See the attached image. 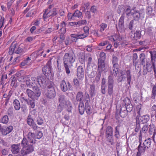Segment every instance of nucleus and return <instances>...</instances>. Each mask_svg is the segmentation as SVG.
Instances as JSON below:
<instances>
[{
  "mask_svg": "<svg viewBox=\"0 0 156 156\" xmlns=\"http://www.w3.org/2000/svg\"><path fill=\"white\" fill-rule=\"evenodd\" d=\"M35 138V136L34 133L29 132L27 134V138L29 140V142L30 144H35V141H34Z\"/></svg>",
  "mask_w": 156,
  "mask_h": 156,
  "instance_id": "nucleus-19",
  "label": "nucleus"
},
{
  "mask_svg": "<svg viewBox=\"0 0 156 156\" xmlns=\"http://www.w3.org/2000/svg\"><path fill=\"white\" fill-rule=\"evenodd\" d=\"M138 58V56L137 54L134 53L133 55V64L135 65V66H136L138 63V62L137 61V59Z\"/></svg>",
  "mask_w": 156,
  "mask_h": 156,
  "instance_id": "nucleus-56",
  "label": "nucleus"
},
{
  "mask_svg": "<svg viewBox=\"0 0 156 156\" xmlns=\"http://www.w3.org/2000/svg\"><path fill=\"white\" fill-rule=\"evenodd\" d=\"M156 95V86L155 85H154L152 91V94L151 96V98L153 99L155 98Z\"/></svg>",
  "mask_w": 156,
  "mask_h": 156,
  "instance_id": "nucleus-52",
  "label": "nucleus"
},
{
  "mask_svg": "<svg viewBox=\"0 0 156 156\" xmlns=\"http://www.w3.org/2000/svg\"><path fill=\"white\" fill-rule=\"evenodd\" d=\"M150 126L147 124L144 126L142 129L140 131L139 135L140 140V138H141L143 133L145 134L148 131Z\"/></svg>",
  "mask_w": 156,
  "mask_h": 156,
  "instance_id": "nucleus-18",
  "label": "nucleus"
},
{
  "mask_svg": "<svg viewBox=\"0 0 156 156\" xmlns=\"http://www.w3.org/2000/svg\"><path fill=\"white\" fill-rule=\"evenodd\" d=\"M60 86L61 90L63 92H65L68 90L67 85L64 80H63L61 81Z\"/></svg>",
  "mask_w": 156,
  "mask_h": 156,
  "instance_id": "nucleus-23",
  "label": "nucleus"
},
{
  "mask_svg": "<svg viewBox=\"0 0 156 156\" xmlns=\"http://www.w3.org/2000/svg\"><path fill=\"white\" fill-rule=\"evenodd\" d=\"M85 107L87 114L88 115L90 114L92 112V109L89 105L88 100H86V102L85 103Z\"/></svg>",
  "mask_w": 156,
  "mask_h": 156,
  "instance_id": "nucleus-27",
  "label": "nucleus"
},
{
  "mask_svg": "<svg viewBox=\"0 0 156 156\" xmlns=\"http://www.w3.org/2000/svg\"><path fill=\"white\" fill-rule=\"evenodd\" d=\"M101 73V72L98 71V72L97 73V74L95 79V80L97 82H98L100 80Z\"/></svg>",
  "mask_w": 156,
  "mask_h": 156,
  "instance_id": "nucleus-64",
  "label": "nucleus"
},
{
  "mask_svg": "<svg viewBox=\"0 0 156 156\" xmlns=\"http://www.w3.org/2000/svg\"><path fill=\"white\" fill-rule=\"evenodd\" d=\"M13 127L12 126H9L5 128H2V133L3 135H6L10 133L13 130Z\"/></svg>",
  "mask_w": 156,
  "mask_h": 156,
  "instance_id": "nucleus-16",
  "label": "nucleus"
},
{
  "mask_svg": "<svg viewBox=\"0 0 156 156\" xmlns=\"http://www.w3.org/2000/svg\"><path fill=\"white\" fill-rule=\"evenodd\" d=\"M78 107L80 113L81 115H83L85 111V108L83 102H79Z\"/></svg>",
  "mask_w": 156,
  "mask_h": 156,
  "instance_id": "nucleus-35",
  "label": "nucleus"
},
{
  "mask_svg": "<svg viewBox=\"0 0 156 156\" xmlns=\"http://www.w3.org/2000/svg\"><path fill=\"white\" fill-rule=\"evenodd\" d=\"M43 119L39 116L36 118V121L37 124L38 125H41L44 122Z\"/></svg>",
  "mask_w": 156,
  "mask_h": 156,
  "instance_id": "nucleus-54",
  "label": "nucleus"
},
{
  "mask_svg": "<svg viewBox=\"0 0 156 156\" xmlns=\"http://www.w3.org/2000/svg\"><path fill=\"white\" fill-rule=\"evenodd\" d=\"M48 12L50 17H53L58 13L57 9L56 8H54L51 10L48 9Z\"/></svg>",
  "mask_w": 156,
  "mask_h": 156,
  "instance_id": "nucleus-39",
  "label": "nucleus"
},
{
  "mask_svg": "<svg viewBox=\"0 0 156 156\" xmlns=\"http://www.w3.org/2000/svg\"><path fill=\"white\" fill-rule=\"evenodd\" d=\"M82 14L81 12L79 11L78 10H76L74 13L73 14V16L75 17H77L78 18H80Z\"/></svg>",
  "mask_w": 156,
  "mask_h": 156,
  "instance_id": "nucleus-49",
  "label": "nucleus"
},
{
  "mask_svg": "<svg viewBox=\"0 0 156 156\" xmlns=\"http://www.w3.org/2000/svg\"><path fill=\"white\" fill-rule=\"evenodd\" d=\"M133 16V20H134L136 21H138L140 19V15L139 11L137 10L135 11L134 12H132V15Z\"/></svg>",
  "mask_w": 156,
  "mask_h": 156,
  "instance_id": "nucleus-21",
  "label": "nucleus"
},
{
  "mask_svg": "<svg viewBox=\"0 0 156 156\" xmlns=\"http://www.w3.org/2000/svg\"><path fill=\"white\" fill-rule=\"evenodd\" d=\"M84 97L83 92L82 91H78L76 95V100L77 101L83 102L82 101L84 100Z\"/></svg>",
  "mask_w": 156,
  "mask_h": 156,
  "instance_id": "nucleus-17",
  "label": "nucleus"
},
{
  "mask_svg": "<svg viewBox=\"0 0 156 156\" xmlns=\"http://www.w3.org/2000/svg\"><path fill=\"white\" fill-rule=\"evenodd\" d=\"M13 106L14 109L16 111L19 110L21 108V105L19 100L15 99L13 101Z\"/></svg>",
  "mask_w": 156,
  "mask_h": 156,
  "instance_id": "nucleus-31",
  "label": "nucleus"
},
{
  "mask_svg": "<svg viewBox=\"0 0 156 156\" xmlns=\"http://www.w3.org/2000/svg\"><path fill=\"white\" fill-rule=\"evenodd\" d=\"M21 111L23 113H25L28 111V108L25 104H22L20 108Z\"/></svg>",
  "mask_w": 156,
  "mask_h": 156,
  "instance_id": "nucleus-53",
  "label": "nucleus"
},
{
  "mask_svg": "<svg viewBox=\"0 0 156 156\" xmlns=\"http://www.w3.org/2000/svg\"><path fill=\"white\" fill-rule=\"evenodd\" d=\"M120 126H116L115 129L114 136L115 138V140H117L120 137V135L119 133Z\"/></svg>",
  "mask_w": 156,
  "mask_h": 156,
  "instance_id": "nucleus-22",
  "label": "nucleus"
},
{
  "mask_svg": "<svg viewBox=\"0 0 156 156\" xmlns=\"http://www.w3.org/2000/svg\"><path fill=\"white\" fill-rule=\"evenodd\" d=\"M141 143H140L138 147V152L137 153V154H140L141 153L144 152L145 151L146 149H147L146 148H145V147H143L141 146Z\"/></svg>",
  "mask_w": 156,
  "mask_h": 156,
  "instance_id": "nucleus-44",
  "label": "nucleus"
},
{
  "mask_svg": "<svg viewBox=\"0 0 156 156\" xmlns=\"http://www.w3.org/2000/svg\"><path fill=\"white\" fill-rule=\"evenodd\" d=\"M51 62L50 61H48L46 65L42 69V71L44 74L46 76L50 75L51 74Z\"/></svg>",
  "mask_w": 156,
  "mask_h": 156,
  "instance_id": "nucleus-8",
  "label": "nucleus"
},
{
  "mask_svg": "<svg viewBox=\"0 0 156 156\" xmlns=\"http://www.w3.org/2000/svg\"><path fill=\"white\" fill-rule=\"evenodd\" d=\"M124 104L126 108V110L127 112H130L133 109V106L131 104L129 99L128 98H126L123 100V104Z\"/></svg>",
  "mask_w": 156,
  "mask_h": 156,
  "instance_id": "nucleus-9",
  "label": "nucleus"
},
{
  "mask_svg": "<svg viewBox=\"0 0 156 156\" xmlns=\"http://www.w3.org/2000/svg\"><path fill=\"white\" fill-rule=\"evenodd\" d=\"M45 95L47 98L53 99L56 96V92L53 83L50 82L47 87V90L45 92Z\"/></svg>",
  "mask_w": 156,
  "mask_h": 156,
  "instance_id": "nucleus-3",
  "label": "nucleus"
},
{
  "mask_svg": "<svg viewBox=\"0 0 156 156\" xmlns=\"http://www.w3.org/2000/svg\"><path fill=\"white\" fill-rule=\"evenodd\" d=\"M105 54L104 52H101L100 58L98 59V71L102 72L106 71L107 66L105 63Z\"/></svg>",
  "mask_w": 156,
  "mask_h": 156,
  "instance_id": "nucleus-2",
  "label": "nucleus"
},
{
  "mask_svg": "<svg viewBox=\"0 0 156 156\" xmlns=\"http://www.w3.org/2000/svg\"><path fill=\"white\" fill-rule=\"evenodd\" d=\"M127 111L126 110L125 107L124 106H122L120 109L119 115L121 117L124 118L127 115Z\"/></svg>",
  "mask_w": 156,
  "mask_h": 156,
  "instance_id": "nucleus-25",
  "label": "nucleus"
},
{
  "mask_svg": "<svg viewBox=\"0 0 156 156\" xmlns=\"http://www.w3.org/2000/svg\"><path fill=\"white\" fill-rule=\"evenodd\" d=\"M83 29L84 32V34H85V35L87 36L89 34V27L87 26H85L83 27Z\"/></svg>",
  "mask_w": 156,
  "mask_h": 156,
  "instance_id": "nucleus-62",
  "label": "nucleus"
},
{
  "mask_svg": "<svg viewBox=\"0 0 156 156\" xmlns=\"http://www.w3.org/2000/svg\"><path fill=\"white\" fill-rule=\"evenodd\" d=\"M145 31L144 30H137L134 34L131 35V38L132 40H137L140 39L142 36L144 34Z\"/></svg>",
  "mask_w": 156,
  "mask_h": 156,
  "instance_id": "nucleus-7",
  "label": "nucleus"
},
{
  "mask_svg": "<svg viewBox=\"0 0 156 156\" xmlns=\"http://www.w3.org/2000/svg\"><path fill=\"white\" fill-rule=\"evenodd\" d=\"M66 98L65 95L62 94L60 95L58 97V102L60 106H66L68 101Z\"/></svg>",
  "mask_w": 156,
  "mask_h": 156,
  "instance_id": "nucleus-11",
  "label": "nucleus"
},
{
  "mask_svg": "<svg viewBox=\"0 0 156 156\" xmlns=\"http://www.w3.org/2000/svg\"><path fill=\"white\" fill-rule=\"evenodd\" d=\"M105 139L107 142L110 144L111 145H113L114 144V136L113 135L105 136Z\"/></svg>",
  "mask_w": 156,
  "mask_h": 156,
  "instance_id": "nucleus-30",
  "label": "nucleus"
},
{
  "mask_svg": "<svg viewBox=\"0 0 156 156\" xmlns=\"http://www.w3.org/2000/svg\"><path fill=\"white\" fill-rule=\"evenodd\" d=\"M151 142V139H150L146 140L143 144V145L145 147V148L147 149L150 147Z\"/></svg>",
  "mask_w": 156,
  "mask_h": 156,
  "instance_id": "nucleus-41",
  "label": "nucleus"
},
{
  "mask_svg": "<svg viewBox=\"0 0 156 156\" xmlns=\"http://www.w3.org/2000/svg\"><path fill=\"white\" fill-rule=\"evenodd\" d=\"M113 128L110 126H108L105 130V136L113 135Z\"/></svg>",
  "mask_w": 156,
  "mask_h": 156,
  "instance_id": "nucleus-26",
  "label": "nucleus"
},
{
  "mask_svg": "<svg viewBox=\"0 0 156 156\" xmlns=\"http://www.w3.org/2000/svg\"><path fill=\"white\" fill-rule=\"evenodd\" d=\"M138 23V21H136L134 20H131L129 24V28L130 30H133V28L135 27L136 25Z\"/></svg>",
  "mask_w": 156,
  "mask_h": 156,
  "instance_id": "nucleus-42",
  "label": "nucleus"
},
{
  "mask_svg": "<svg viewBox=\"0 0 156 156\" xmlns=\"http://www.w3.org/2000/svg\"><path fill=\"white\" fill-rule=\"evenodd\" d=\"M77 56L80 62L83 65V66H84L85 60L84 53L82 52H80L78 54Z\"/></svg>",
  "mask_w": 156,
  "mask_h": 156,
  "instance_id": "nucleus-20",
  "label": "nucleus"
},
{
  "mask_svg": "<svg viewBox=\"0 0 156 156\" xmlns=\"http://www.w3.org/2000/svg\"><path fill=\"white\" fill-rule=\"evenodd\" d=\"M63 64L66 73L67 75H69L70 73V68L73 66V64L66 63H63Z\"/></svg>",
  "mask_w": 156,
  "mask_h": 156,
  "instance_id": "nucleus-37",
  "label": "nucleus"
},
{
  "mask_svg": "<svg viewBox=\"0 0 156 156\" xmlns=\"http://www.w3.org/2000/svg\"><path fill=\"white\" fill-rule=\"evenodd\" d=\"M34 150V147L33 144H30L29 145L22 148L21 153L23 156H24L31 153Z\"/></svg>",
  "mask_w": 156,
  "mask_h": 156,
  "instance_id": "nucleus-6",
  "label": "nucleus"
},
{
  "mask_svg": "<svg viewBox=\"0 0 156 156\" xmlns=\"http://www.w3.org/2000/svg\"><path fill=\"white\" fill-rule=\"evenodd\" d=\"M7 78V75L5 74H3L2 76V78L1 79V83H0V85H3L4 83V80H6Z\"/></svg>",
  "mask_w": 156,
  "mask_h": 156,
  "instance_id": "nucleus-60",
  "label": "nucleus"
},
{
  "mask_svg": "<svg viewBox=\"0 0 156 156\" xmlns=\"http://www.w3.org/2000/svg\"><path fill=\"white\" fill-rule=\"evenodd\" d=\"M95 85L93 84L91 85L90 86V90L89 91L90 94L91 96L92 97L94 95H95Z\"/></svg>",
  "mask_w": 156,
  "mask_h": 156,
  "instance_id": "nucleus-45",
  "label": "nucleus"
},
{
  "mask_svg": "<svg viewBox=\"0 0 156 156\" xmlns=\"http://www.w3.org/2000/svg\"><path fill=\"white\" fill-rule=\"evenodd\" d=\"M20 144H13L12 145L11 147V151L14 154H16L19 153L20 150Z\"/></svg>",
  "mask_w": 156,
  "mask_h": 156,
  "instance_id": "nucleus-13",
  "label": "nucleus"
},
{
  "mask_svg": "<svg viewBox=\"0 0 156 156\" xmlns=\"http://www.w3.org/2000/svg\"><path fill=\"white\" fill-rule=\"evenodd\" d=\"M32 87L35 99H37L41 94V90L37 86H33Z\"/></svg>",
  "mask_w": 156,
  "mask_h": 156,
  "instance_id": "nucleus-10",
  "label": "nucleus"
},
{
  "mask_svg": "<svg viewBox=\"0 0 156 156\" xmlns=\"http://www.w3.org/2000/svg\"><path fill=\"white\" fill-rule=\"evenodd\" d=\"M101 73V72L98 71V72L97 73V74L95 79V80L97 82H98L100 80Z\"/></svg>",
  "mask_w": 156,
  "mask_h": 156,
  "instance_id": "nucleus-63",
  "label": "nucleus"
},
{
  "mask_svg": "<svg viewBox=\"0 0 156 156\" xmlns=\"http://www.w3.org/2000/svg\"><path fill=\"white\" fill-rule=\"evenodd\" d=\"M23 51V49L21 47L20 45L17 47L16 44L12 43L9 48V53L11 55L13 53L19 54L22 52Z\"/></svg>",
  "mask_w": 156,
  "mask_h": 156,
  "instance_id": "nucleus-5",
  "label": "nucleus"
},
{
  "mask_svg": "<svg viewBox=\"0 0 156 156\" xmlns=\"http://www.w3.org/2000/svg\"><path fill=\"white\" fill-rule=\"evenodd\" d=\"M154 65L155 62L153 61L151 62V61L150 62H147L145 66L148 69L149 71L151 72Z\"/></svg>",
  "mask_w": 156,
  "mask_h": 156,
  "instance_id": "nucleus-24",
  "label": "nucleus"
},
{
  "mask_svg": "<svg viewBox=\"0 0 156 156\" xmlns=\"http://www.w3.org/2000/svg\"><path fill=\"white\" fill-rule=\"evenodd\" d=\"M77 76L78 77L81 79L84 77V70L82 66H80L77 68Z\"/></svg>",
  "mask_w": 156,
  "mask_h": 156,
  "instance_id": "nucleus-14",
  "label": "nucleus"
},
{
  "mask_svg": "<svg viewBox=\"0 0 156 156\" xmlns=\"http://www.w3.org/2000/svg\"><path fill=\"white\" fill-rule=\"evenodd\" d=\"M107 24L104 23L101 24L100 27V30L101 32H102L107 27Z\"/></svg>",
  "mask_w": 156,
  "mask_h": 156,
  "instance_id": "nucleus-57",
  "label": "nucleus"
},
{
  "mask_svg": "<svg viewBox=\"0 0 156 156\" xmlns=\"http://www.w3.org/2000/svg\"><path fill=\"white\" fill-rule=\"evenodd\" d=\"M139 58L140 62V64L144 65L146 61L145 54L144 53H141L140 55Z\"/></svg>",
  "mask_w": 156,
  "mask_h": 156,
  "instance_id": "nucleus-33",
  "label": "nucleus"
},
{
  "mask_svg": "<svg viewBox=\"0 0 156 156\" xmlns=\"http://www.w3.org/2000/svg\"><path fill=\"white\" fill-rule=\"evenodd\" d=\"M11 85L14 87H16V83L17 82V78L15 76H13L11 78Z\"/></svg>",
  "mask_w": 156,
  "mask_h": 156,
  "instance_id": "nucleus-47",
  "label": "nucleus"
},
{
  "mask_svg": "<svg viewBox=\"0 0 156 156\" xmlns=\"http://www.w3.org/2000/svg\"><path fill=\"white\" fill-rule=\"evenodd\" d=\"M124 16H122L119 20L118 27L121 29H123L124 28Z\"/></svg>",
  "mask_w": 156,
  "mask_h": 156,
  "instance_id": "nucleus-29",
  "label": "nucleus"
},
{
  "mask_svg": "<svg viewBox=\"0 0 156 156\" xmlns=\"http://www.w3.org/2000/svg\"><path fill=\"white\" fill-rule=\"evenodd\" d=\"M113 64L112 70L113 74L115 76H116L118 73L119 64Z\"/></svg>",
  "mask_w": 156,
  "mask_h": 156,
  "instance_id": "nucleus-34",
  "label": "nucleus"
},
{
  "mask_svg": "<svg viewBox=\"0 0 156 156\" xmlns=\"http://www.w3.org/2000/svg\"><path fill=\"white\" fill-rule=\"evenodd\" d=\"M31 87H33V86H37L38 84V78L35 77H32L31 78Z\"/></svg>",
  "mask_w": 156,
  "mask_h": 156,
  "instance_id": "nucleus-43",
  "label": "nucleus"
},
{
  "mask_svg": "<svg viewBox=\"0 0 156 156\" xmlns=\"http://www.w3.org/2000/svg\"><path fill=\"white\" fill-rule=\"evenodd\" d=\"M151 62H155V59L156 58V51H150Z\"/></svg>",
  "mask_w": 156,
  "mask_h": 156,
  "instance_id": "nucleus-51",
  "label": "nucleus"
},
{
  "mask_svg": "<svg viewBox=\"0 0 156 156\" xmlns=\"http://www.w3.org/2000/svg\"><path fill=\"white\" fill-rule=\"evenodd\" d=\"M76 59V56L73 50L70 49L63 56V63L73 64L75 61Z\"/></svg>",
  "mask_w": 156,
  "mask_h": 156,
  "instance_id": "nucleus-1",
  "label": "nucleus"
},
{
  "mask_svg": "<svg viewBox=\"0 0 156 156\" xmlns=\"http://www.w3.org/2000/svg\"><path fill=\"white\" fill-rule=\"evenodd\" d=\"M112 74L109 75L108 78V94L110 96L112 95L113 93L114 80Z\"/></svg>",
  "mask_w": 156,
  "mask_h": 156,
  "instance_id": "nucleus-4",
  "label": "nucleus"
},
{
  "mask_svg": "<svg viewBox=\"0 0 156 156\" xmlns=\"http://www.w3.org/2000/svg\"><path fill=\"white\" fill-rule=\"evenodd\" d=\"M38 84L42 88H44L46 86L45 79L42 77L37 76Z\"/></svg>",
  "mask_w": 156,
  "mask_h": 156,
  "instance_id": "nucleus-15",
  "label": "nucleus"
},
{
  "mask_svg": "<svg viewBox=\"0 0 156 156\" xmlns=\"http://www.w3.org/2000/svg\"><path fill=\"white\" fill-rule=\"evenodd\" d=\"M26 93L28 97L33 100H35V97L34 95L33 90H32L29 89H27L26 90Z\"/></svg>",
  "mask_w": 156,
  "mask_h": 156,
  "instance_id": "nucleus-32",
  "label": "nucleus"
},
{
  "mask_svg": "<svg viewBox=\"0 0 156 156\" xmlns=\"http://www.w3.org/2000/svg\"><path fill=\"white\" fill-rule=\"evenodd\" d=\"M149 71L148 69H147L145 66L144 65L143 66V74L144 75H146L148 72H150Z\"/></svg>",
  "mask_w": 156,
  "mask_h": 156,
  "instance_id": "nucleus-58",
  "label": "nucleus"
},
{
  "mask_svg": "<svg viewBox=\"0 0 156 156\" xmlns=\"http://www.w3.org/2000/svg\"><path fill=\"white\" fill-rule=\"evenodd\" d=\"M150 117L149 115H146L142 116L140 118V120L143 123L147 122L150 120Z\"/></svg>",
  "mask_w": 156,
  "mask_h": 156,
  "instance_id": "nucleus-36",
  "label": "nucleus"
},
{
  "mask_svg": "<svg viewBox=\"0 0 156 156\" xmlns=\"http://www.w3.org/2000/svg\"><path fill=\"white\" fill-rule=\"evenodd\" d=\"M48 11V9H45L44 11V13L43 14V18L44 20L50 17Z\"/></svg>",
  "mask_w": 156,
  "mask_h": 156,
  "instance_id": "nucleus-55",
  "label": "nucleus"
},
{
  "mask_svg": "<svg viewBox=\"0 0 156 156\" xmlns=\"http://www.w3.org/2000/svg\"><path fill=\"white\" fill-rule=\"evenodd\" d=\"M123 12L122 16H124V17L125 18V15H126V17L128 18L130 15H132V12H131V7L129 5H127L126 6H125Z\"/></svg>",
  "mask_w": 156,
  "mask_h": 156,
  "instance_id": "nucleus-12",
  "label": "nucleus"
},
{
  "mask_svg": "<svg viewBox=\"0 0 156 156\" xmlns=\"http://www.w3.org/2000/svg\"><path fill=\"white\" fill-rule=\"evenodd\" d=\"M14 110L13 107L11 106L8 108L7 110V114L9 116H12L14 115Z\"/></svg>",
  "mask_w": 156,
  "mask_h": 156,
  "instance_id": "nucleus-50",
  "label": "nucleus"
},
{
  "mask_svg": "<svg viewBox=\"0 0 156 156\" xmlns=\"http://www.w3.org/2000/svg\"><path fill=\"white\" fill-rule=\"evenodd\" d=\"M146 13L148 16H153L154 15V14L153 12V9L150 6H147L146 9Z\"/></svg>",
  "mask_w": 156,
  "mask_h": 156,
  "instance_id": "nucleus-28",
  "label": "nucleus"
},
{
  "mask_svg": "<svg viewBox=\"0 0 156 156\" xmlns=\"http://www.w3.org/2000/svg\"><path fill=\"white\" fill-rule=\"evenodd\" d=\"M125 6L123 5H119L117 10V12L118 14H120V13L122 12H124V10Z\"/></svg>",
  "mask_w": 156,
  "mask_h": 156,
  "instance_id": "nucleus-59",
  "label": "nucleus"
},
{
  "mask_svg": "<svg viewBox=\"0 0 156 156\" xmlns=\"http://www.w3.org/2000/svg\"><path fill=\"white\" fill-rule=\"evenodd\" d=\"M34 123V122L33 119L31 118V115H29L27 118V123L29 125L31 126Z\"/></svg>",
  "mask_w": 156,
  "mask_h": 156,
  "instance_id": "nucleus-46",
  "label": "nucleus"
},
{
  "mask_svg": "<svg viewBox=\"0 0 156 156\" xmlns=\"http://www.w3.org/2000/svg\"><path fill=\"white\" fill-rule=\"evenodd\" d=\"M30 143L29 142V141H28L27 139L25 137L23 138L21 143V145L23 148H24L30 145Z\"/></svg>",
  "mask_w": 156,
  "mask_h": 156,
  "instance_id": "nucleus-40",
  "label": "nucleus"
},
{
  "mask_svg": "<svg viewBox=\"0 0 156 156\" xmlns=\"http://www.w3.org/2000/svg\"><path fill=\"white\" fill-rule=\"evenodd\" d=\"M66 106H67V110L69 112H71L72 109V105L71 103L69 101H68V102L67 103Z\"/></svg>",
  "mask_w": 156,
  "mask_h": 156,
  "instance_id": "nucleus-61",
  "label": "nucleus"
},
{
  "mask_svg": "<svg viewBox=\"0 0 156 156\" xmlns=\"http://www.w3.org/2000/svg\"><path fill=\"white\" fill-rule=\"evenodd\" d=\"M9 118L8 116L6 115L3 116L0 119L1 122L4 124L7 123L9 121Z\"/></svg>",
  "mask_w": 156,
  "mask_h": 156,
  "instance_id": "nucleus-48",
  "label": "nucleus"
},
{
  "mask_svg": "<svg viewBox=\"0 0 156 156\" xmlns=\"http://www.w3.org/2000/svg\"><path fill=\"white\" fill-rule=\"evenodd\" d=\"M150 134L152 135V137L154 139L156 135V129L154 128V126H150L149 129Z\"/></svg>",
  "mask_w": 156,
  "mask_h": 156,
  "instance_id": "nucleus-38",
  "label": "nucleus"
}]
</instances>
